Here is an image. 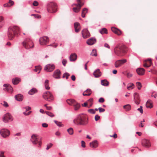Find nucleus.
<instances>
[{
	"label": "nucleus",
	"mask_w": 157,
	"mask_h": 157,
	"mask_svg": "<svg viewBox=\"0 0 157 157\" xmlns=\"http://www.w3.org/2000/svg\"><path fill=\"white\" fill-rule=\"evenodd\" d=\"M87 116L83 113L78 115L73 121L74 123L78 125H86L88 123Z\"/></svg>",
	"instance_id": "nucleus-1"
},
{
	"label": "nucleus",
	"mask_w": 157,
	"mask_h": 157,
	"mask_svg": "<svg viewBox=\"0 0 157 157\" xmlns=\"http://www.w3.org/2000/svg\"><path fill=\"white\" fill-rule=\"evenodd\" d=\"M20 32V29L19 27L17 26H13L10 27L8 29L7 33L8 37L9 40H13L15 35L18 36Z\"/></svg>",
	"instance_id": "nucleus-2"
},
{
	"label": "nucleus",
	"mask_w": 157,
	"mask_h": 157,
	"mask_svg": "<svg viewBox=\"0 0 157 157\" xmlns=\"http://www.w3.org/2000/svg\"><path fill=\"white\" fill-rule=\"evenodd\" d=\"M126 47L124 45L120 44L116 46L114 49L115 54L119 56H123L127 52Z\"/></svg>",
	"instance_id": "nucleus-3"
},
{
	"label": "nucleus",
	"mask_w": 157,
	"mask_h": 157,
	"mask_svg": "<svg viewBox=\"0 0 157 157\" xmlns=\"http://www.w3.org/2000/svg\"><path fill=\"white\" fill-rule=\"evenodd\" d=\"M42 97L45 100L49 102L52 101L54 100L52 94L48 91L44 92L42 94Z\"/></svg>",
	"instance_id": "nucleus-4"
},
{
	"label": "nucleus",
	"mask_w": 157,
	"mask_h": 157,
	"mask_svg": "<svg viewBox=\"0 0 157 157\" xmlns=\"http://www.w3.org/2000/svg\"><path fill=\"white\" fill-rule=\"evenodd\" d=\"M23 46L26 49H29L33 48L34 45L32 40L29 38H26L24 41L22 42Z\"/></svg>",
	"instance_id": "nucleus-5"
},
{
	"label": "nucleus",
	"mask_w": 157,
	"mask_h": 157,
	"mask_svg": "<svg viewBox=\"0 0 157 157\" xmlns=\"http://www.w3.org/2000/svg\"><path fill=\"white\" fill-rule=\"evenodd\" d=\"M48 11L50 13H54L56 11L57 6L56 4L54 2H50L47 6Z\"/></svg>",
	"instance_id": "nucleus-6"
},
{
	"label": "nucleus",
	"mask_w": 157,
	"mask_h": 157,
	"mask_svg": "<svg viewBox=\"0 0 157 157\" xmlns=\"http://www.w3.org/2000/svg\"><path fill=\"white\" fill-rule=\"evenodd\" d=\"M77 3L75 4L74 5L75 6L73 8L74 11L76 13L78 12L81 7L83 5L84 0H76Z\"/></svg>",
	"instance_id": "nucleus-7"
},
{
	"label": "nucleus",
	"mask_w": 157,
	"mask_h": 157,
	"mask_svg": "<svg viewBox=\"0 0 157 157\" xmlns=\"http://www.w3.org/2000/svg\"><path fill=\"white\" fill-rule=\"evenodd\" d=\"M13 120V118L12 116L9 113L5 114L2 118V120L5 123H7L12 121Z\"/></svg>",
	"instance_id": "nucleus-8"
},
{
	"label": "nucleus",
	"mask_w": 157,
	"mask_h": 157,
	"mask_svg": "<svg viewBox=\"0 0 157 157\" xmlns=\"http://www.w3.org/2000/svg\"><path fill=\"white\" fill-rule=\"evenodd\" d=\"M0 134L3 137L6 138L10 135V132L7 129L3 128L0 131Z\"/></svg>",
	"instance_id": "nucleus-9"
},
{
	"label": "nucleus",
	"mask_w": 157,
	"mask_h": 157,
	"mask_svg": "<svg viewBox=\"0 0 157 157\" xmlns=\"http://www.w3.org/2000/svg\"><path fill=\"white\" fill-rule=\"evenodd\" d=\"M48 38L46 36L40 37L39 39V42L40 44L41 45L46 44L49 42Z\"/></svg>",
	"instance_id": "nucleus-10"
},
{
	"label": "nucleus",
	"mask_w": 157,
	"mask_h": 157,
	"mask_svg": "<svg viewBox=\"0 0 157 157\" xmlns=\"http://www.w3.org/2000/svg\"><path fill=\"white\" fill-rule=\"evenodd\" d=\"M127 61V60L125 59L117 60L115 63V66L116 68L119 67L126 63Z\"/></svg>",
	"instance_id": "nucleus-11"
},
{
	"label": "nucleus",
	"mask_w": 157,
	"mask_h": 157,
	"mask_svg": "<svg viewBox=\"0 0 157 157\" xmlns=\"http://www.w3.org/2000/svg\"><path fill=\"white\" fill-rule=\"evenodd\" d=\"M55 67L53 64H48L45 66L44 70L47 72H51L54 69Z\"/></svg>",
	"instance_id": "nucleus-12"
},
{
	"label": "nucleus",
	"mask_w": 157,
	"mask_h": 157,
	"mask_svg": "<svg viewBox=\"0 0 157 157\" xmlns=\"http://www.w3.org/2000/svg\"><path fill=\"white\" fill-rule=\"evenodd\" d=\"M142 144L143 146L147 148L150 147L151 146L150 141L148 140L145 139L142 140Z\"/></svg>",
	"instance_id": "nucleus-13"
},
{
	"label": "nucleus",
	"mask_w": 157,
	"mask_h": 157,
	"mask_svg": "<svg viewBox=\"0 0 157 157\" xmlns=\"http://www.w3.org/2000/svg\"><path fill=\"white\" fill-rule=\"evenodd\" d=\"M82 37L84 38H87L90 36V33L87 29L83 30L82 31Z\"/></svg>",
	"instance_id": "nucleus-14"
},
{
	"label": "nucleus",
	"mask_w": 157,
	"mask_h": 157,
	"mask_svg": "<svg viewBox=\"0 0 157 157\" xmlns=\"http://www.w3.org/2000/svg\"><path fill=\"white\" fill-rule=\"evenodd\" d=\"M134 97L135 102L137 104H139L140 100L138 94L135 93L134 94Z\"/></svg>",
	"instance_id": "nucleus-15"
},
{
	"label": "nucleus",
	"mask_w": 157,
	"mask_h": 157,
	"mask_svg": "<svg viewBox=\"0 0 157 157\" xmlns=\"http://www.w3.org/2000/svg\"><path fill=\"white\" fill-rule=\"evenodd\" d=\"M151 60L148 59L145 60L144 63V67L148 68L151 66Z\"/></svg>",
	"instance_id": "nucleus-16"
},
{
	"label": "nucleus",
	"mask_w": 157,
	"mask_h": 157,
	"mask_svg": "<svg viewBox=\"0 0 157 157\" xmlns=\"http://www.w3.org/2000/svg\"><path fill=\"white\" fill-rule=\"evenodd\" d=\"M38 137L37 135L33 134L31 136V141L34 144H36L38 141Z\"/></svg>",
	"instance_id": "nucleus-17"
},
{
	"label": "nucleus",
	"mask_w": 157,
	"mask_h": 157,
	"mask_svg": "<svg viewBox=\"0 0 157 157\" xmlns=\"http://www.w3.org/2000/svg\"><path fill=\"white\" fill-rule=\"evenodd\" d=\"M60 71L59 70H57L54 71V73L53 75V77L56 78H60Z\"/></svg>",
	"instance_id": "nucleus-18"
},
{
	"label": "nucleus",
	"mask_w": 157,
	"mask_h": 157,
	"mask_svg": "<svg viewBox=\"0 0 157 157\" xmlns=\"http://www.w3.org/2000/svg\"><path fill=\"white\" fill-rule=\"evenodd\" d=\"M4 86L6 87V89L8 92L10 93H12L13 91V88L9 84H4Z\"/></svg>",
	"instance_id": "nucleus-19"
},
{
	"label": "nucleus",
	"mask_w": 157,
	"mask_h": 157,
	"mask_svg": "<svg viewBox=\"0 0 157 157\" xmlns=\"http://www.w3.org/2000/svg\"><path fill=\"white\" fill-rule=\"evenodd\" d=\"M74 28L75 29V32L78 33L80 30V24L78 22H75L74 23Z\"/></svg>",
	"instance_id": "nucleus-20"
},
{
	"label": "nucleus",
	"mask_w": 157,
	"mask_h": 157,
	"mask_svg": "<svg viewBox=\"0 0 157 157\" xmlns=\"http://www.w3.org/2000/svg\"><path fill=\"white\" fill-rule=\"evenodd\" d=\"M96 42V40L94 38H90L86 42L87 44L89 45H92L94 44Z\"/></svg>",
	"instance_id": "nucleus-21"
},
{
	"label": "nucleus",
	"mask_w": 157,
	"mask_h": 157,
	"mask_svg": "<svg viewBox=\"0 0 157 157\" xmlns=\"http://www.w3.org/2000/svg\"><path fill=\"white\" fill-rule=\"evenodd\" d=\"M145 70L143 68H138L136 69V72L139 75H144L145 72Z\"/></svg>",
	"instance_id": "nucleus-22"
},
{
	"label": "nucleus",
	"mask_w": 157,
	"mask_h": 157,
	"mask_svg": "<svg viewBox=\"0 0 157 157\" xmlns=\"http://www.w3.org/2000/svg\"><path fill=\"white\" fill-rule=\"evenodd\" d=\"M77 56L76 54L75 53L71 54L69 57V59L71 61H74L77 59Z\"/></svg>",
	"instance_id": "nucleus-23"
},
{
	"label": "nucleus",
	"mask_w": 157,
	"mask_h": 157,
	"mask_svg": "<svg viewBox=\"0 0 157 157\" xmlns=\"http://www.w3.org/2000/svg\"><path fill=\"white\" fill-rule=\"evenodd\" d=\"M90 146L93 148H95L98 147V143L97 140H95L90 144Z\"/></svg>",
	"instance_id": "nucleus-24"
},
{
	"label": "nucleus",
	"mask_w": 157,
	"mask_h": 157,
	"mask_svg": "<svg viewBox=\"0 0 157 157\" xmlns=\"http://www.w3.org/2000/svg\"><path fill=\"white\" fill-rule=\"evenodd\" d=\"M15 98L17 101H21L22 100L23 98V96L22 95L19 94L15 95Z\"/></svg>",
	"instance_id": "nucleus-25"
},
{
	"label": "nucleus",
	"mask_w": 157,
	"mask_h": 157,
	"mask_svg": "<svg viewBox=\"0 0 157 157\" xmlns=\"http://www.w3.org/2000/svg\"><path fill=\"white\" fill-rule=\"evenodd\" d=\"M67 102L69 105L73 106L75 105L76 102L74 99H67Z\"/></svg>",
	"instance_id": "nucleus-26"
},
{
	"label": "nucleus",
	"mask_w": 157,
	"mask_h": 157,
	"mask_svg": "<svg viewBox=\"0 0 157 157\" xmlns=\"http://www.w3.org/2000/svg\"><path fill=\"white\" fill-rule=\"evenodd\" d=\"M93 75L95 77L98 78L101 76V73L99 69H97L94 72Z\"/></svg>",
	"instance_id": "nucleus-27"
},
{
	"label": "nucleus",
	"mask_w": 157,
	"mask_h": 157,
	"mask_svg": "<svg viewBox=\"0 0 157 157\" xmlns=\"http://www.w3.org/2000/svg\"><path fill=\"white\" fill-rule=\"evenodd\" d=\"M37 90L35 88H33L29 92L28 94L30 95H33L37 92Z\"/></svg>",
	"instance_id": "nucleus-28"
},
{
	"label": "nucleus",
	"mask_w": 157,
	"mask_h": 157,
	"mask_svg": "<svg viewBox=\"0 0 157 157\" xmlns=\"http://www.w3.org/2000/svg\"><path fill=\"white\" fill-rule=\"evenodd\" d=\"M20 81L21 79L17 78H15L12 80V83L14 85L18 84Z\"/></svg>",
	"instance_id": "nucleus-29"
},
{
	"label": "nucleus",
	"mask_w": 157,
	"mask_h": 157,
	"mask_svg": "<svg viewBox=\"0 0 157 157\" xmlns=\"http://www.w3.org/2000/svg\"><path fill=\"white\" fill-rule=\"evenodd\" d=\"M91 94V91L90 89H88L83 93L84 96H90Z\"/></svg>",
	"instance_id": "nucleus-30"
},
{
	"label": "nucleus",
	"mask_w": 157,
	"mask_h": 157,
	"mask_svg": "<svg viewBox=\"0 0 157 157\" xmlns=\"http://www.w3.org/2000/svg\"><path fill=\"white\" fill-rule=\"evenodd\" d=\"M93 101V99L92 98H90L89 100H88L87 101V102L88 103V105L87 106L88 108H90L91 106H92Z\"/></svg>",
	"instance_id": "nucleus-31"
},
{
	"label": "nucleus",
	"mask_w": 157,
	"mask_h": 157,
	"mask_svg": "<svg viewBox=\"0 0 157 157\" xmlns=\"http://www.w3.org/2000/svg\"><path fill=\"white\" fill-rule=\"evenodd\" d=\"M14 2L13 1L11 0H9L8 3L5 4L4 5V6L5 7H9L12 6Z\"/></svg>",
	"instance_id": "nucleus-32"
},
{
	"label": "nucleus",
	"mask_w": 157,
	"mask_h": 157,
	"mask_svg": "<svg viewBox=\"0 0 157 157\" xmlns=\"http://www.w3.org/2000/svg\"><path fill=\"white\" fill-rule=\"evenodd\" d=\"M146 106L147 108H151L152 107V102L151 100H149L146 102Z\"/></svg>",
	"instance_id": "nucleus-33"
},
{
	"label": "nucleus",
	"mask_w": 157,
	"mask_h": 157,
	"mask_svg": "<svg viewBox=\"0 0 157 157\" xmlns=\"http://www.w3.org/2000/svg\"><path fill=\"white\" fill-rule=\"evenodd\" d=\"M41 69V68L40 66H36L35 67V68L34 71L36 72H37L38 74L40 73Z\"/></svg>",
	"instance_id": "nucleus-34"
},
{
	"label": "nucleus",
	"mask_w": 157,
	"mask_h": 157,
	"mask_svg": "<svg viewBox=\"0 0 157 157\" xmlns=\"http://www.w3.org/2000/svg\"><path fill=\"white\" fill-rule=\"evenodd\" d=\"M88 9L86 8H84L82 11V17H84L85 16V14L87 13Z\"/></svg>",
	"instance_id": "nucleus-35"
},
{
	"label": "nucleus",
	"mask_w": 157,
	"mask_h": 157,
	"mask_svg": "<svg viewBox=\"0 0 157 157\" xmlns=\"http://www.w3.org/2000/svg\"><path fill=\"white\" fill-rule=\"evenodd\" d=\"M101 84L103 86H107L109 85V82L106 80H101Z\"/></svg>",
	"instance_id": "nucleus-36"
},
{
	"label": "nucleus",
	"mask_w": 157,
	"mask_h": 157,
	"mask_svg": "<svg viewBox=\"0 0 157 157\" xmlns=\"http://www.w3.org/2000/svg\"><path fill=\"white\" fill-rule=\"evenodd\" d=\"M74 106V109L75 111L78 110L80 107V105L79 104L77 103V102H76L75 104L73 105Z\"/></svg>",
	"instance_id": "nucleus-37"
},
{
	"label": "nucleus",
	"mask_w": 157,
	"mask_h": 157,
	"mask_svg": "<svg viewBox=\"0 0 157 157\" xmlns=\"http://www.w3.org/2000/svg\"><path fill=\"white\" fill-rule=\"evenodd\" d=\"M124 108L126 111H129L131 109V105L129 104H127L123 106Z\"/></svg>",
	"instance_id": "nucleus-38"
},
{
	"label": "nucleus",
	"mask_w": 157,
	"mask_h": 157,
	"mask_svg": "<svg viewBox=\"0 0 157 157\" xmlns=\"http://www.w3.org/2000/svg\"><path fill=\"white\" fill-rule=\"evenodd\" d=\"M100 33L101 34H103L104 33L107 34V30L105 28H103L99 30Z\"/></svg>",
	"instance_id": "nucleus-39"
},
{
	"label": "nucleus",
	"mask_w": 157,
	"mask_h": 157,
	"mask_svg": "<svg viewBox=\"0 0 157 157\" xmlns=\"http://www.w3.org/2000/svg\"><path fill=\"white\" fill-rule=\"evenodd\" d=\"M4 23V18L3 17L0 16V27H2Z\"/></svg>",
	"instance_id": "nucleus-40"
},
{
	"label": "nucleus",
	"mask_w": 157,
	"mask_h": 157,
	"mask_svg": "<svg viewBox=\"0 0 157 157\" xmlns=\"http://www.w3.org/2000/svg\"><path fill=\"white\" fill-rule=\"evenodd\" d=\"M49 81L48 80H46L45 82V86L46 89L49 90L50 89V87L48 86Z\"/></svg>",
	"instance_id": "nucleus-41"
},
{
	"label": "nucleus",
	"mask_w": 157,
	"mask_h": 157,
	"mask_svg": "<svg viewBox=\"0 0 157 157\" xmlns=\"http://www.w3.org/2000/svg\"><path fill=\"white\" fill-rule=\"evenodd\" d=\"M68 133L70 135H72L74 133L73 129L72 128H70L67 130Z\"/></svg>",
	"instance_id": "nucleus-42"
},
{
	"label": "nucleus",
	"mask_w": 157,
	"mask_h": 157,
	"mask_svg": "<svg viewBox=\"0 0 157 157\" xmlns=\"http://www.w3.org/2000/svg\"><path fill=\"white\" fill-rule=\"evenodd\" d=\"M134 86V85L132 83H130L128 84V86H127V89L128 90L133 89Z\"/></svg>",
	"instance_id": "nucleus-43"
},
{
	"label": "nucleus",
	"mask_w": 157,
	"mask_h": 157,
	"mask_svg": "<svg viewBox=\"0 0 157 157\" xmlns=\"http://www.w3.org/2000/svg\"><path fill=\"white\" fill-rule=\"evenodd\" d=\"M91 55L92 56H96L97 55L96 50L95 49H93L91 53Z\"/></svg>",
	"instance_id": "nucleus-44"
},
{
	"label": "nucleus",
	"mask_w": 157,
	"mask_h": 157,
	"mask_svg": "<svg viewBox=\"0 0 157 157\" xmlns=\"http://www.w3.org/2000/svg\"><path fill=\"white\" fill-rule=\"evenodd\" d=\"M55 123L59 126L62 127L63 126V125L61 123L59 122H58L56 121H54Z\"/></svg>",
	"instance_id": "nucleus-45"
},
{
	"label": "nucleus",
	"mask_w": 157,
	"mask_h": 157,
	"mask_svg": "<svg viewBox=\"0 0 157 157\" xmlns=\"http://www.w3.org/2000/svg\"><path fill=\"white\" fill-rule=\"evenodd\" d=\"M69 76L70 74L69 73H66L63 74V77H66V79H67L68 78V77Z\"/></svg>",
	"instance_id": "nucleus-46"
},
{
	"label": "nucleus",
	"mask_w": 157,
	"mask_h": 157,
	"mask_svg": "<svg viewBox=\"0 0 157 157\" xmlns=\"http://www.w3.org/2000/svg\"><path fill=\"white\" fill-rule=\"evenodd\" d=\"M136 86L138 87L139 90H140L141 87H142L141 84L140 82H137L136 83Z\"/></svg>",
	"instance_id": "nucleus-47"
},
{
	"label": "nucleus",
	"mask_w": 157,
	"mask_h": 157,
	"mask_svg": "<svg viewBox=\"0 0 157 157\" xmlns=\"http://www.w3.org/2000/svg\"><path fill=\"white\" fill-rule=\"evenodd\" d=\"M46 113L48 115L51 117H53L54 116V115L51 112L47 111L46 112Z\"/></svg>",
	"instance_id": "nucleus-48"
},
{
	"label": "nucleus",
	"mask_w": 157,
	"mask_h": 157,
	"mask_svg": "<svg viewBox=\"0 0 157 157\" xmlns=\"http://www.w3.org/2000/svg\"><path fill=\"white\" fill-rule=\"evenodd\" d=\"M88 111L90 113L94 114L95 113V112L94 109H91L88 110Z\"/></svg>",
	"instance_id": "nucleus-49"
},
{
	"label": "nucleus",
	"mask_w": 157,
	"mask_h": 157,
	"mask_svg": "<svg viewBox=\"0 0 157 157\" xmlns=\"http://www.w3.org/2000/svg\"><path fill=\"white\" fill-rule=\"evenodd\" d=\"M52 145L53 144L52 143H50L49 144H47V145L46 149L47 150H48L52 146Z\"/></svg>",
	"instance_id": "nucleus-50"
},
{
	"label": "nucleus",
	"mask_w": 157,
	"mask_h": 157,
	"mask_svg": "<svg viewBox=\"0 0 157 157\" xmlns=\"http://www.w3.org/2000/svg\"><path fill=\"white\" fill-rule=\"evenodd\" d=\"M96 121H98L100 119V117L98 115H96L94 117Z\"/></svg>",
	"instance_id": "nucleus-51"
},
{
	"label": "nucleus",
	"mask_w": 157,
	"mask_h": 157,
	"mask_svg": "<svg viewBox=\"0 0 157 157\" xmlns=\"http://www.w3.org/2000/svg\"><path fill=\"white\" fill-rule=\"evenodd\" d=\"M4 106L7 107L8 106V105L7 103L5 101H3L2 103V104Z\"/></svg>",
	"instance_id": "nucleus-52"
},
{
	"label": "nucleus",
	"mask_w": 157,
	"mask_h": 157,
	"mask_svg": "<svg viewBox=\"0 0 157 157\" xmlns=\"http://www.w3.org/2000/svg\"><path fill=\"white\" fill-rule=\"evenodd\" d=\"M100 113L103 112L105 111V109L101 107H99L98 109Z\"/></svg>",
	"instance_id": "nucleus-53"
},
{
	"label": "nucleus",
	"mask_w": 157,
	"mask_h": 157,
	"mask_svg": "<svg viewBox=\"0 0 157 157\" xmlns=\"http://www.w3.org/2000/svg\"><path fill=\"white\" fill-rule=\"evenodd\" d=\"M137 110L139 111L141 113H143V110L142 109V106H140V108L138 109Z\"/></svg>",
	"instance_id": "nucleus-54"
},
{
	"label": "nucleus",
	"mask_w": 157,
	"mask_h": 157,
	"mask_svg": "<svg viewBox=\"0 0 157 157\" xmlns=\"http://www.w3.org/2000/svg\"><path fill=\"white\" fill-rule=\"evenodd\" d=\"M117 29L114 28V27H112L111 28V30L112 31L115 33L117 32Z\"/></svg>",
	"instance_id": "nucleus-55"
},
{
	"label": "nucleus",
	"mask_w": 157,
	"mask_h": 157,
	"mask_svg": "<svg viewBox=\"0 0 157 157\" xmlns=\"http://www.w3.org/2000/svg\"><path fill=\"white\" fill-rule=\"evenodd\" d=\"M32 15L34 16L35 18H41V16L39 15L32 14Z\"/></svg>",
	"instance_id": "nucleus-56"
},
{
	"label": "nucleus",
	"mask_w": 157,
	"mask_h": 157,
	"mask_svg": "<svg viewBox=\"0 0 157 157\" xmlns=\"http://www.w3.org/2000/svg\"><path fill=\"white\" fill-rule=\"evenodd\" d=\"M104 101V99L103 98H101L99 99L98 101L100 103H103Z\"/></svg>",
	"instance_id": "nucleus-57"
},
{
	"label": "nucleus",
	"mask_w": 157,
	"mask_h": 157,
	"mask_svg": "<svg viewBox=\"0 0 157 157\" xmlns=\"http://www.w3.org/2000/svg\"><path fill=\"white\" fill-rule=\"evenodd\" d=\"M62 63L63 65L65 66L67 63V61L65 59H63L62 61Z\"/></svg>",
	"instance_id": "nucleus-58"
},
{
	"label": "nucleus",
	"mask_w": 157,
	"mask_h": 157,
	"mask_svg": "<svg viewBox=\"0 0 157 157\" xmlns=\"http://www.w3.org/2000/svg\"><path fill=\"white\" fill-rule=\"evenodd\" d=\"M33 5L34 6H37L38 5V3L36 1H34L33 3Z\"/></svg>",
	"instance_id": "nucleus-59"
},
{
	"label": "nucleus",
	"mask_w": 157,
	"mask_h": 157,
	"mask_svg": "<svg viewBox=\"0 0 157 157\" xmlns=\"http://www.w3.org/2000/svg\"><path fill=\"white\" fill-rule=\"evenodd\" d=\"M81 146L83 147H85V143L84 141H81Z\"/></svg>",
	"instance_id": "nucleus-60"
},
{
	"label": "nucleus",
	"mask_w": 157,
	"mask_h": 157,
	"mask_svg": "<svg viewBox=\"0 0 157 157\" xmlns=\"http://www.w3.org/2000/svg\"><path fill=\"white\" fill-rule=\"evenodd\" d=\"M115 34H116L118 35H120L121 34V32L118 29L117 32L115 33Z\"/></svg>",
	"instance_id": "nucleus-61"
},
{
	"label": "nucleus",
	"mask_w": 157,
	"mask_h": 157,
	"mask_svg": "<svg viewBox=\"0 0 157 157\" xmlns=\"http://www.w3.org/2000/svg\"><path fill=\"white\" fill-rule=\"evenodd\" d=\"M42 127L44 128H47L48 127V125L46 123H43L42 124Z\"/></svg>",
	"instance_id": "nucleus-62"
},
{
	"label": "nucleus",
	"mask_w": 157,
	"mask_h": 157,
	"mask_svg": "<svg viewBox=\"0 0 157 157\" xmlns=\"http://www.w3.org/2000/svg\"><path fill=\"white\" fill-rule=\"evenodd\" d=\"M127 75L128 78H130L132 76V74L130 73H128Z\"/></svg>",
	"instance_id": "nucleus-63"
},
{
	"label": "nucleus",
	"mask_w": 157,
	"mask_h": 157,
	"mask_svg": "<svg viewBox=\"0 0 157 157\" xmlns=\"http://www.w3.org/2000/svg\"><path fill=\"white\" fill-rule=\"evenodd\" d=\"M4 152L1 151L0 153V157H5L4 155Z\"/></svg>",
	"instance_id": "nucleus-64"
}]
</instances>
